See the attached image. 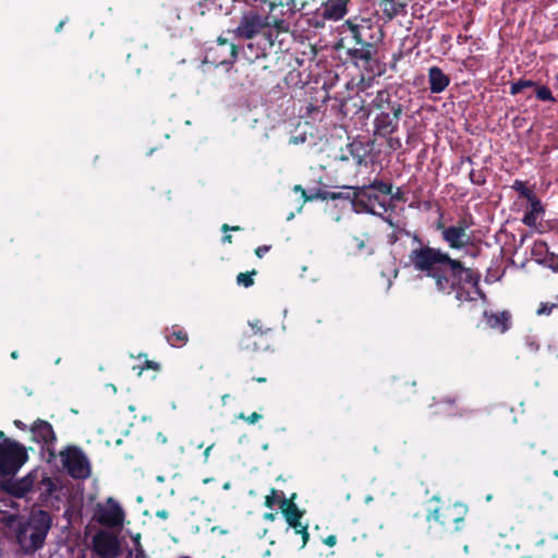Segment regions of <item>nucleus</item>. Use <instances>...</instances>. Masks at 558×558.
<instances>
[{"label":"nucleus","instance_id":"obj_1","mask_svg":"<svg viewBox=\"0 0 558 558\" xmlns=\"http://www.w3.org/2000/svg\"><path fill=\"white\" fill-rule=\"evenodd\" d=\"M404 233L420 245L409 253L410 264L416 271L434 281L435 290L438 293L453 294L460 303L476 300L468 288V282L473 281L476 284L472 268L466 267L460 259L452 258L449 253L439 247L423 244L417 233H411L408 230H404Z\"/></svg>","mask_w":558,"mask_h":558},{"label":"nucleus","instance_id":"obj_2","mask_svg":"<svg viewBox=\"0 0 558 558\" xmlns=\"http://www.w3.org/2000/svg\"><path fill=\"white\" fill-rule=\"evenodd\" d=\"M290 31L289 23L280 16H276L268 12L263 14L257 9L251 8L242 12L238 26L232 31L238 39L251 40L258 35H262L263 47L259 45L255 49L253 43H248L243 52L248 61L265 58L267 56V48L271 49L277 43L281 49L282 40L279 39L281 34H287Z\"/></svg>","mask_w":558,"mask_h":558},{"label":"nucleus","instance_id":"obj_3","mask_svg":"<svg viewBox=\"0 0 558 558\" xmlns=\"http://www.w3.org/2000/svg\"><path fill=\"white\" fill-rule=\"evenodd\" d=\"M342 35L336 48L347 47L348 58L355 64L366 68L375 61L377 47L384 40L385 33L381 26L369 17L354 16L348 19L340 26Z\"/></svg>","mask_w":558,"mask_h":558},{"label":"nucleus","instance_id":"obj_4","mask_svg":"<svg viewBox=\"0 0 558 558\" xmlns=\"http://www.w3.org/2000/svg\"><path fill=\"white\" fill-rule=\"evenodd\" d=\"M408 100L398 92L380 89L367 105L368 114H374L373 134L388 138L399 131L401 118L408 108Z\"/></svg>","mask_w":558,"mask_h":558},{"label":"nucleus","instance_id":"obj_5","mask_svg":"<svg viewBox=\"0 0 558 558\" xmlns=\"http://www.w3.org/2000/svg\"><path fill=\"white\" fill-rule=\"evenodd\" d=\"M51 526V514L43 509L32 511L26 520L19 522L15 536L23 554L33 555L41 549Z\"/></svg>","mask_w":558,"mask_h":558},{"label":"nucleus","instance_id":"obj_6","mask_svg":"<svg viewBox=\"0 0 558 558\" xmlns=\"http://www.w3.org/2000/svg\"><path fill=\"white\" fill-rule=\"evenodd\" d=\"M436 504L435 507L428 508L426 520L437 523L444 531L457 532L463 526L468 508L460 502L440 504V498L433 496L429 504Z\"/></svg>","mask_w":558,"mask_h":558},{"label":"nucleus","instance_id":"obj_7","mask_svg":"<svg viewBox=\"0 0 558 558\" xmlns=\"http://www.w3.org/2000/svg\"><path fill=\"white\" fill-rule=\"evenodd\" d=\"M429 408L434 415L460 416L462 420L458 427L461 432L472 430L478 425L477 417L473 411L459 407V396L457 393H441L433 397Z\"/></svg>","mask_w":558,"mask_h":558},{"label":"nucleus","instance_id":"obj_8","mask_svg":"<svg viewBox=\"0 0 558 558\" xmlns=\"http://www.w3.org/2000/svg\"><path fill=\"white\" fill-rule=\"evenodd\" d=\"M28 460L26 448L14 439L0 442V476H13Z\"/></svg>","mask_w":558,"mask_h":558},{"label":"nucleus","instance_id":"obj_9","mask_svg":"<svg viewBox=\"0 0 558 558\" xmlns=\"http://www.w3.org/2000/svg\"><path fill=\"white\" fill-rule=\"evenodd\" d=\"M352 209L357 214L383 216L388 210L385 199H381L367 185L355 186L352 191Z\"/></svg>","mask_w":558,"mask_h":558},{"label":"nucleus","instance_id":"obj_10","mask_svg":"<svg viewBox=\"0 0 558 558\" xmlns=\"http://www.w3.org/2000/svg\"><path fill=\"white\" fill-rule=\"evenodd\" d=\"M59 456L62 466L72 478L86 480L90 476V463L81 448L66 446Z\"/></svg>","mask_w":558,"mask_h":558},{"label":"nucleus","instance_id":"obj_11","mask_svg":"<svg viewBox=\"0 0 558 558\" xmlns=\"http://www.w3.org/2000/svg\"><path fill=\"white\" fill-rule=\"evenodd\" d=\"M239 56V47L228 38L219 36L217 40L208 47L205 54L206 62L219 65H233Z\"/></svg>","mask_w":558,"mask_h":558},{"label":"nucleus","instance_id":"obj_12","mask_svg":"<svg viewBox=\"0 0 558 558\" xmlns=\"http://www.w3.org/2000/svg\"><path fill=\"white\" fill-rule=\"evenodd\" d=\"M296 494H292L290 498H282L279 500L280 511L286 519L289 527L293 529L295 534H300L302 536V548L308 542L310 534L307 531V524L302 523V518L304 517V510H300L296 504L294 502Z\"/></svg>","mask_w":558,"mask_h":558},{"label":"nucleus","instance_id":"obj_13","mask_svg":"<svg viewBox=\"0 0 558 558\" xmlns=\"http://www.w3.org/2000/svg\"><path fill=\"white\" fill-rule=\"evenodd\" d=\"M125 514L122 507L112 497L107 498L104 504L98 502L95 507L94 519L102 526H122Z\"/></svg>","mask_w":558,"mask_h":558},{"label":"nucleus","instance_id":"obj_14","mask_svg":"<svg viewBox=\"0 0 558 558\" xmlns=\"http://www.w3.org/2000/svg\"><path fill=\"white\" fill-rule=\"evenodd\" d=\"M32 434V440L41 445L43 449H46L49 459L51 461L57 458L54 445L57 442V435L53 430L52 425L41 418H37L29 428Z\"/></svg>","mask_w":558,"mask_h":558},{"label":"nucleus","instance_id":"obj_15","mask_svg":"<svg viewBox=\"0 0 558 558\" xmlns=\"http://www.w3.org/2000/svg\"><path fill=\"white\" fill-rule=\"evenodd\" d=\"M93 551L99 558H117L121 554V545L119 538L108 532V531H99L97 532L92 539Z\"/></svg>","mask_w":558,"mask_h":558},{"label":"nucleus","instance_id":"obj_16","mask_svg":"<svg viewBox=\"0 0 558 558\" xmlns=\"http://www.w3.org/2000/svg\"><path fill=\"white\" fill-rule=\"evenodd\" d=\"M483 317L486 326L499 333L507 332L512 326V316L509 311L494 312L485 310Z\"/></svg>","mask_w":558,"mask_h":558},{"label":"nucleus","instance_id":"obj_17","mask_svg":"<svg viewBox=\"0 0 558 558\" xmlns=\"http://www.w3.org/2000/svg\"><path fill=\"white\" fill-rule=\"evenodd\" d=\"M441 239L452 250H462L471 243V235L463 230V227L449 226L442 231Z\"/></svg>","mask_w":558,"mask_h":558},{"label":"nucleus","instance_id":"obj_18","mask_svg":"<svg viewBox=\"0 0 558 558\" xmlns=\"http://www.w3.org/2000/svg\"><path fill=\"white\" fill-rule=\"evenodd\" d=\"M350 2L351 0H326L319 8L324 11V17L337 22L348 14Z\"/></svg>","mask_w":558,"mask_h":558},{"label":"nucleus","instance_id":"obj_19","mask_svg":"<svg viewBox=\"0 0 558 558\" xmlns=\"http://www.w3.org/2000/svg\"><path fill=\"white\" fill-rule=\"evenodd\" d=\"M409 0H379L378 5L383 13V20L390 22L399 15L407 14Z\"/></svg>","mask_w":558,"mask_h":558},{"label":"nucleus","instance_id":"obj_20","mask_svg":"<svg viewBox=\"0 0 558 558\" xmlns=\"http://www.w3.org/2000/svg\"><path fill=\"white\" fill-rule=\"evenodd\" d=\"M428 85L433 94H440L447 89L450 84V76L439 66L433 65L428 69Z\"/></svg>","mask_w":558,"mask_h":558},{"label":"nucleus","instance_id":"obj_21","mask_svg":"<svg viewBox=\"0 0 558 558\" xmlns=\"http://www.w3.org/2000/svg\"><path fill=\"white\" fill-rule=\"evenodd\" d=\"M34 480L35 476L29 473L20 480L9 483L4 488L13 497L22 498L33 489Z\"/></svg>","mask_w":558,"mask_h":558},{"label":"nucleus","instance_id":"obj_22","mask_svg":"<svg viewBox=\"0 0 558 558\" xmlns=\"http://www.w3.org/2000/svg\"><path fill=\"white\" fill-rule=\"evenodd\" d=\"M163 333L167 342L173 348H183L189 342V333L180 325L167 327Z\"/></svg>","mask_w":558,"mask_h":558},{"label":"nucleus","instance_id":"obj_23","mask_svg":"<svg viewBox=\"0 0 558 558\" xmlns=\"http://www.w3.org/2000/svg\"><path fill=\"white\" fill-rule=\"evenodd\" d=\"M347 151L352 157L357 167L367 166V149L362 142L354 141L352 143H349L347 145Z\"/></svg>","mask_w":558,"mask_h":558},{"label":"nucleus","instance_id":"obj_24","mask_svg":"<svg viewBox=\"0 0 558 558\" xmlns=\"http://www.w3.org/2000/svg\"><path fill=\"white\" fill-rule=\"evenodd\" d=\"M529 203L530 209L524 214L522 222L527 227H534L538 215L544 213V207L537 196L530 199Z\"/></svg>","mask_w":558,"mask_h":558},{"label":"nucleus","instance_id":"obj_25","mask_svg":"<svg viewBox=\"0 0 558 558\" xmlns=\"http://www.w3.org/2000/svg\"><path fill=\"white\" fill-rule=\"evenodd\" d=\"M284 5H287L289 11L294 14L296 12L302 11L305 8L306 2H300L299 0H288L286 3L282 0L268 2V9L270 13H272L276 10V8Z\"/></svg>","mask_w":558,"mask_h":558},{"label":"nucleus","instance_id":"obj_26","mask_svg":"<svg viewBox=\"0 0 558 558\" xmlns=\"http://www.w3.org/2000/svg\"><path fill=\"white\" fill-rule=\"evenodd\" d=\"M549 247L545 241L536 240L533 243L531 254L537 263H542L548 256Z\"/></svg>","mask_w":558,"mask_h":558},{"label":"nucleus","instance_id":"obj_27","mask_svg":"<svg viewBox=\"0 0 558 558\" xmlns=\"http://www.w3.org/2000/svg\"><path fill=\"white\" fill-rule=\"evenodd\" d=\"M556 310H558V294L553 298V301L542 302L536 310V314L538 316H549Z\"/></svg>","mask_w":558,"mask_h":558},{"label":"nucleus","instance_id":"obj_28","mask_svg":"<svg viewBox=\"0 0 558 558\" xmlns=\"http://www.w3.org/2000/svg\"><path fill=\"white\" fill-rule=\"evenodd\" d=\"M511 187L515 192H518L521 197H523V198H525L527 201L536 197L535 193L526 186L525 182H523L521 180H514V182L511 185Z\"/></svg>","mask_w":558,"mask_h":558},{"label":"nucleus","instance_id":"obj_29","mask_svg":"<svg viewBox=\"0 0 558 558\" xmlns=\"http://www.w3.org/2000/svg\"><path fill=\"white\" fill-rule=\"evenodd\" d=\"M250 326L252 329V333L244 336V338L247 340H251L252 338H254L256 336L267 335L269 331L272 330L271 328H268V327L265 328L259 319H255V320L251 322Z\"/></svg>","mask_w":558,"mask_h":558},{"label":"nucleus","instance_id":"obj_30","mask_svg":"<svg viewBox=\"0 0 558 558\" xmlns=\"http://www.w3.org/2000/svg\"><path fill=\"white\" fill-rule=\"evenodd\" d=\"M327 21L329 20L324 17V11L318 8L308 19V25L315 28H324Z\"/></svg>","mask_w":558,"mask_h":558},{"label":"nucleus","instance_id":"obj_31","mask_svg":"<svg viewBox=\"0 0 558 558\" xmlns=\"http://www.w3.org/2000/svg\"><path fill=\"white\" fill-rule=\"evenodd\" d=\"M367 186L371 187L373 191H377L384 195L391 194V191L393 190L391 183L381 180H374L372 183L367 184Z\"/></svg>","mask_w":558,"mask_h":558},{"label":"nucleus","instance_id":"obj_32","mask_svg":"<svg viewBox=\"0 0 558 558\" xmlns=\"http://www.w3.org/2000/svg\"><path fill=\"white\" fill-rule=\"evenodd\" d=\"M286 498L283 492H279L276 488L270 489V494L265 497L264 506L272 509L276 504L279 505V500Z\"/></svg>","mask_w":558,"mask_h":558},{"label":"nucleus","instance_id":"obj_33","mask_svg":"<svg viewBox=\"0 0 558 558\" xmlns=\"http://www.w3.org/2000/svg\"><path fill=\"white\" fill-rule=\"evenodd\" d=\"M535 86H536V82L531 81V80H522L521 78L511 84L510 94L514 96V95L520 94L524 88L535 87Z\"/></svg>","mask_w":558,"mask_h":558},{"label":"nucleus","instance_id":"obj_34","mask_svg":"<svg viewBox=\"0 0 558 558\" xmlns=\"http://www.w3.org/2000/svg\"><path fill=\"white\" fill-rule=\"evenodd\" d=\"M535 96L538 100H542V101H549V102H555L556 99L555 97L553 96V93L551 90L549 89V87L545 86V85H542V86H535Z\"/></svg>","mask_w":558,"mask_h":558},{"label":"nucleus","instance_id":"obj_35","mask_svg":"<svg viewBox=\"0 0 558 558\" xmlns=\"http://www.w3.org/2000/svg\"><path fill=\"white\" fill-rule=\"evenodd\" d=\"M256 274H257V271L255 269H253L252 271L240 272L236 276V283L239 286L250 288L254 284L253 276H255Z\"/></svg>","mask_w":558,"mask_h":558},{"label":"nucleus","instance_id":"obj_36","mask_svg":"<svg viewBox=\"0 0 558 558\" xmlns=\"http://www.w3.org/2000/svg\"><path fill=\"white\" fill-rule=\"evenodd\" d=\"M474 276L476 278V284L471 281V282H468V288L471 290L473 289L474 290V293L482 300H486V294L485 292L481 289L480 287V281H481V275L474 270Z\"/></svg>","mask_w":558,"mask_h":558},{"label":"nucleus","instance_id":"obj_37","mask_svg":"<svg viewBox=\"0 0 558 558\" xmlns=\"http://www.w3.org/2000/svg\"><path fill=\"white\" fill-rule=\"evenodd\" d=\"M136 368H138L137 375L141 376L145 369H153L155 372H159L161 369V365L155 361L145 360L143 365L133 367V369Z\"/></svg>","mask_w":558,"mask_h":558},{"label":"nucleus","instance_id":"obj_38","mask_svg":"<svg viewBox=\"0 0 558 558\" xmlns=\"http://www.w3.org/2000/svg\"><path fill=\"white\" fill-rule=\"evenodd\" d=\"M554 271H558V255L548 252V256L541 263Z\"/></svg>","mask_w":558,"mask_h":558},{"label":"nucleus","instance_id":"obj_39","mask_svg":"<svg viewBox=\"0 0 558 558\" xmlns=\"http://www.w3.org/2000/svg\"><path fill=\"white\" fill-rule=\"evenodd\" d=\"M315 198H320L323 201H327V199L336 201V199H339V195L336 194V192L318 190L317 193L314 194V199Z\"/></svg>","mask_w":558,"mask_h":558},{"label":"nucleus","instance_id":"obj_40","mask_svg":"<svg viewBox=\"0 0 558 558\" xmlns=\"http://www.w3.org/2000/svg\"><path fill=\"white\" fill-rule=\"evenodd\" d=\"M472 225H473V218L469 214V215H464L463 217H461L453 227H463V230L466 232L472 227Z\"/></svg>","mask_w":558,"mask_h":558},{"label":"nucleus","instance_id":"obj_41","mask_svg":"<svg viewBox=\"0 0 558 558\" xmlns=\"http://www.w3.org/2000/svg\"><path fill=\"white\" fill-rule=\"evenodd\" d=\"M470 180L475 185H483L485 183V178L481 172H476L475 170H472L470 172Z\"/></svg>","mask_w":558,"mask_h":558},{"label":"nucleus","instance_id":"obj_42","mask_svg":"<svg viewBox=\"0 0 558 558\" xmlns=\"http://www.w3.org/2000/svg\"><path fill=\"white\" fill-rule=\"evenodd\" d=\"M293 191H294L295 193H300V195H301V197L303 198V202H304V203H306V202H311V201H313V199H314V194H313V195H308V194L306 193V191H305V190L302 187V185H300V184L294 185Z\"/></svg>","mask_w":558,"mask_h":558},{"label":"nucleus","instance_id":"obj_43","mask_svg":"<svg viewBox=\"0 0 558 558\" xmlns=\"http://www.w3.org/2000/svg\"><path fill=\"white\" fill-rule=\"evenodd\" d=\"M439 217L435 223V228L437 231H440V234L442 235V231L445 229H448V226H446L444 220V211L441 209H438Z\"/></svg>","mask_w":558,"mask_h":558},{"label":"nucleus","instance_id":"obj_44","mask_svg":"<svg viewBox=\"0 0 558 558\" xmlns=\"http://www.w3.org/2000/svg\"><path fill=\"white\" fill-rule=\"evenodd\" d=\"M390 199L391 202H405V196L403 191L400 187H397V190L393 192L391 191Z\"/></svg>","mask_w":558,"mask_h":558},{"label":"nucleus","instance_id":"obj_45","mask_svg":"<svg viewBox=\"0 0 558 558\" xmlns=\"http://www.w3.org/2000/svg\"><path fill=\"white\" fill-rule=\"evenodd\" d=\"M355 186H344L347 192H336L339 195V199H348L352 204V191Z\"/></svg>","mask_w":558,"mask_h":558},{"label":"nucleus","instance_id":"obj_46","mask_svg":"<svg viewBox=\"0 0 558 558\" xmlns=\"http://www.w3.org/2000/svg\"><path fill=\"white\" fill-rule=\"evenodd\" d=\"M240 418L245 420L248 424H255L257 421H259L262 418V415L258 414L257 412H253L247 417H245L244 414H241Z\"/></svg>","mask_w":558,"mask_h":558},{"label":"nucleus","instance_id":"obj_47","mask_svg":"<svg viewBox=\"0 0 558 558\" xmlns=\"http://www.w3.org/2000/svg\"><path fill=\"white\" fill-rule=\"evenodd\" d=\"M387 140L388 146L392 149H399L401 147V141L389 136Z\"/></svg>","mask_w":558,"mask_h":558},{"label":"nucleus","instance_id":"obj_48","mask_svg":"<svg viewBox=\"0 0 558 558\" xmlns=\"http://www.w3.org/2000/svg\"><path fill=\"white\" fill-rule=\"evenodd\" d=\"M270 250V245H260L255 250V255L258 258H262L266 253Z\"/></svg>","mask_w":558,"mask_h":558},{"label":"nucleus","instance_id":"obj_49","mask_svg":"<svg viewBox=\"0 0 558 558\" xmlns=\"http://www.w3.org/2000/svg\"><path fill=\"white\" fill-rule=\"evenodd\" d=\"M535 448V442L525 441L521 445L522 453L527 456L529 451Z\"/></svg>","mask_w":558,"mask_h":558},{"label":"nucleus","instance_id":"obj_50","mask_svg":"<svg viewBox=\"0 0 558 558\" xmlns=\"http://www.w3.org/2000/svg\"><path fill=\"white\" fill-rule=\"evenodd\" d=\"M323 543L329 547H332L337 544V536L331 534V535H328L327 537H325L323 539Z\"/></svg>","mask_w":558,"mask_h":558},{"label":"nucleus","instance_id":"obj_51","mask_svg":"<svg viewBox=\"0 0 558 558\" xmlns=\"http://www.w3.org/2000/svg\"><path fill=\"white\" fill-rule=\"evenodd\" d=\"M526 345L529 347L530 351L536 352L539 349V345L530 338H526Z\"/></svg>","mask_w":558,"mask_h":558},{"label":"nucleus","instance_id":"obj_52","mask_svg":"<svg viewBox=\"0 0 558 558\" xmlns=\"http://www.w3.org/2000/svg\"><path fill=\"white\" fill-rule=\"evenodd\" d=\"M276 518H277V512H265V513L263 514V519H264L265 521H270V522H272V521H275V520H276Z\"/></svg>","mask_w":558,"mask_h":558},{"label":"nucleus","instance_id":"obj_53","mask_svg":"<svg viewBox=\"0 0 558 558\" xmlns=\"http://www.w3.org/2000/svg\"><path fill=\"white\" fill-rule=\"evenodd\" d=\"M214 446H215V444H211V445H209V446H207V447L205 448L204 453H203V456H204V462H205V463H207V462H208V459H209V456H210V451H211V449L214 448Z\"/></svg>","mask_w":558,"mask_h":558},{"label":"nucleus","instance_id":"obj_54","mask_svg":"<svg viewBox=\"0 0 558 558\" xmlns=\"http://www.w3.org/2000/svg\"><path fill=\"white\" fill-rule=\"evenodd\" d=\"M221 230L223 232H227V231H240V230H242V228L240 226L230 227L229 225L225 223V225H222Z\"/></svg>","mask_w":558,"mask_h":558},{"label":"nucleus","instance_id":"obj_55","mask_svg":"<svg viewBox=\"0 0 558 558\" xmlns=\"http://www.w3.org/2000/svg\"><path fill=\"white\" fill-rule=\"evenodd\" d=\"M156 517H158L162 520H167L169 518V512L166 509H160V510L156 511Z\"/></svg>","mask_w":558,"mask_h":558},{"label":"nucleus","instance_id":"obj_56","mask_svg":"<svg viewBox=\"0 0 558 558\" xmlns=\"http://www.w3.org/2000/svg\"><path fill=\"white\" fill-rule=\"evenodd\" d=\"M14 425L21 429V430H26L27 429V425L25 423H23L22 421L20 420H15L14 421Z\"/></svg>","mask_w":558,"mask_h":558},{"label":"nucleus","instance_id":"obj_57","mask_svg":"<svg viewBox=\"0 0 558 558\" xmlns=\"http://www.w3.org/2000/svg\"><path fill=\"white\" fill-rule=\"evenodd\" d=\"M222 242L225 243H232V235L226 234L222 236Z\"/></svg>","mask_w":558,"mask_h":558},{"label":"nucleus","instance_id":"obj_58","mask_svg":"<svg viewBox=\"0 0 558 558\" xmlns=\"http://www.w3.org/2000/svg\"><path fill=\"white\" fill-rule=\"evenodd\" d=\"M136 558H147L143 549H137Z\"/></svg>","mask_w":558,"mask_h":558},{"label":"nucleus","instance_id":"obj_59","mask_svg":"<svg viewBox=\"0 0 558 558\" xmlns=\"http://www.w3.org/2000/svg\"><path fill=\"white\" fill-rule=\"evenodd\" d=\"M64 24H65V21L59 22V24L56 26V32L57 33L61 32V29L63 28Z\"/></svg>","mask_w":558,"mask_h":558},{"label":"nucleus","instance_id":"obj_60","mask_svg":"<svg viewBox=\"0 0 558 558\" xmlns=\"http://www.w3.org/2000/svg\"><path fill=\"white\" fill-rule=\"evenodd\" d=\"M254 381L256 383H266L267 381V378L266 377H253L252 378Z\"/></svg>","mask_w":558,"mask_h":558},{"label":"nucleus","instance_id":"obj_61","mask_svg":"<svg viewBox=\"0 0 558 558\" xmlns=\"http://www.w3.org/2000/svg\"><path fill=\"white\" fill-rule=\"evenodd\" d=\"M339 159H340L341 161H348V160H349V155L342 154V155L339 157Z\"/></svg>","mask_w":558,"mask_h":558},{"label":"nucleus","instance_id":"obj_62","mask_svg":"<svg viewBox=\"0 0 558 558\" xmlns=\"http://www.w3.org/2000/svg\"><path fill=\"white\" fill-rule=\"evenodd\" d=\"M11 357H12L13 360H16V359L19 357V352H17V351H13V352H11Z\"/></svg>","mask_w":558,"mask_h":558},{"label":"nucleus","instance_id":"obj_63","mask_svg":"<svg viewBox=\"0 0 558 558\" xmlns=\"http://www.w3.org/2000/svg\"><path fill=\"white\" fill-rule=\"evenodd\" d=\"M0 439H2V441H4V439H8V438L5 437L4 432H2V430H0Z\"/></svg>","mask_w":558,"mask_h":558},{"label":"nucleus","instance_id":"obj_64","mask_svg":"<svg viewBox=\"0 0 558 558\" xmlns=\"http://www.w3.org/2000/svg\"><path fill=\"white\" fill-rule=\"evenodd\" d=\"M242 345H243L245 349H250V348H251V343H250V342H247V343H245V344L242 342Z\"/></svg>","mask_w":558,"mask_h":558}]
</instances>
